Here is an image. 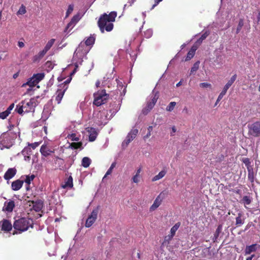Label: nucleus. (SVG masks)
Returning <instances> with one entry per match:
<instances>
[{"label": "nucleus", "mask_w": 260, "mask_h": 260, "mask_svg": "<svg viewBox=\"0 0 260 260\" xmlns=\"http://www.w3.org/2000/svg\"><path fill=\"white\" fill-rule=\"evenodd\" d=\"M117 16L116 12L113 11L109 14L104 13L101 15L98 21V25L101 32L104 33L105 30L111 31L114 27L113 22L115 21Z\"/></svg>", "instance_id": "obj_1"}, {"label": "nucleus", "mask_w": 260, "mask_h": 260, "mask_svg": "<svg viewBox=\"0 0 260 260\" xmlns=\"http://www.w3.org/2000/svg\"><path fill=\"white\" fill-rule=\"evenodd\" d=\"M32 220L25 217L16 220L13 223V228L19 233L27 231L29 227L32 228Z\"/></svg>", "instance_id": "obj_2"}, {"label": "nucleus", "mask_w": 260, "mask_h": 260, "mask_svg": "<svg viewBox=\"0 0 260 260\" xmlns=\"http://www.w3.org/2000/svg\"><path fill=\"white\" fill-rule=\"evenodd\" d=\"M93 105L99 107L105 104L109 98V95L106 92V90H99L93 94Z\"/></svg>", "instance_id": "obj_3"}, {"label": "nucleus", "mask_w": 260, "mask_h": 260, "mask_svg": "<svg viewBox=\"0 0 260 260\" xmlns=\"http://www.w3.org/2000/svg\"><path fill=\"white\" fill-rule=\"evenodd\" d=\"M159 94L158 91L153 90L150 95V100L147 103V105L142 110V113L144 115H147L154 107L156 103Z\"/></svg>", "instance_id": "obj_4"}, {"label": "nucleus", "mask_w": 260, "mask_h": 260, "mask_svg": "<svg viewBox=\"0 0 260 260\" xmlns=\"http://www.w3.org/2000/svg\"><path fill=\"white\" fill-rule=\"evenodd\" d=\"M82 17V15L80 13H78L77 14L75 15L66 27L64 32L70 31L81 19Z\"/></svg>", "instance_id": "obj_5"}, {"label": "nucleus", "mask_w": 260, "mask_h": 260, "mask_svg": "<svg viewBox=\"0 0 260 260\" xmlns=\"http://www.w3.org/2000/svg\"><path fill=\"white\" fill-rule=\"evenodd\" d=\"M99 213V207L94 209L91 214L89 215L85 222V226L86 228L90 227L95 221L97 219L98 214Z\"/></svg>", "instance_id": "obj_6"}, {"label": "nucleus", "mask_w": 260, "mask_h": 260, "mask_svg": "<svg viewBox=\"0 0 260 260\" xmlns=\"http://www.w3.org/2000/svg\"><path fill=\"white\" fill-rule=\"evenodd\" d=\"M37 101L34 98H31L29 100V102L25 104L23 101V107L24 109V113H28L34 111V108L37 105Z\"/></svg>", "instance_id": "obj_7"}, {"label": "nucleus", "mask_w": 260, "mask_h": 260, "mask_svg": "<svg viewBox=\"0 0 260 260\" xmlns=\"http://www.w3.org/2000/svg\"><path fill=\"white\" fill-rule=\"evenodd\" d=\"M138 133V130L137 129H133L127 135L126 139L122 142V146L126 147L129 144V143L133 141L137 136Z\"/></svg>", "instance_id": "obj_8"}, {"label": "nucleus", "mask_w": 260, "mask_h": 260, "mask_svg": "<svg viewBox=\"0 0 260 260\" xmlns=\"http://www.w3.org/2000/svg\"><path fill=\"white\" fill-rule=\"evenodd\" d=\"M249 132L254 137L260 136V121L252 123L249 127Z\"/></svg>", "instance_id": "obj_9"}, {"label": "nucleus", "mask_w": 260, "mask_h": 260, "mask_svg": "<svg viewBox=\"0 0 260 260\" xmlns=\"http://www.w3.org/2000/svg\"><path fill=\"white\" fill-rule=\"evenodd\" d=\"M164 198V196L162 192L159 193L155 199L153 204L149 208L150 211H153L155 210L161 204Z\"/></svg>", "instance_id": "obj_10"}, {"label": "nucleus", "mask_w": 260, "mask_h": 260, "mask_svg": "<svg viewBox=\"0 0 260 260\" xmlns=\"http://www.w3.org/2000/svg\"><path fill=\"white\" fill-rule=\"evenodd\" d=\"M260 249V245L254 243L250 245H247L244 250L245 255H249L252 252H256Z\"/></svg>", "instance_id": "obj_11"}, {"label": "nucleus", "mask_w": 260, "mask_h": 260, "mask_svg": "<svg viewBox=\"0 0 260 260\" xmlns=\"http://www.w3.org/2000/svg\"><path fill=\"white\" fill-rule=\"evenodd\" d=\"M30 206H32V209L36 212L40 211L43 207V202L41 200L37 201H29Z\"/></svg>", "instance_id": "obj_12"}, {"label": "nucleus", "mask_w": 260, "mask_h": 260, "mask_svg": "<svg viewBox=\"0 0 260 260\" xmlns=\"http://www.w3.org/2000/svg\"><path fill=\"white\" fill-rule=\"evenodd\" d=\"M86 130L89 134V141L90 142L95 141L98 135L96 129L94 127H88L86 128Z\"/></svg>", "instance_id": "obj_13"}, {"label": "nucleus", "mask_w": 260, "mask_h": 260, "mask_svg": "<svg viewBox=\"0 0 260 260\" xmlns=\"http://www.w3.org/2000/svg\"><path fill=\"white\" fill-rule=\"evenodd\" d=\"M17 173V169L15 168H9L4 175V178L7 181L13 178Z\"/></svg>", "instance_id": "obj_14"}, {"label": "nucleus", "mask_w": 260, "mask_h": 260, "mask_svg": "<svg viewBox=\"0 0 260 260\" xmlns=\"http://www.w3.org/2000/svg\"><path fill=\"white\" fill-rule=\"evenodd\" d=\"M23 180L20 179L16 180L11 183V189L14 191L19 190L23 186Z\"/></svg>", "instance_id": "obj_15"}, {"label": "nucleus", "mask_w": 260, "mask_h": 260, "mask_svg": "<svg viewBox=\"0 0 260 260\" xmlns=\"http://www.w3.org/2000/svg\"><path fill=\"white\" fill-rule=\"evenodd\" d=\"M40 152L41 154L45 157H47L51 155L52 153L54 152V150H52L46 145H43L40 148Z\"/></svg>", "instance_id": "obj_16"}, {"label": "nucleus", "mask_w": 260, "mask_h": 260, "mask_svg": "<svg viewBox=\"0 0 260 260\" xmlns=\"http://www.w3.org/2000/svg\"><path fill=\"white\" fill-rule=\"evenodd\" d=\"M15 207V203L13 201H10L8 202H6L3 207V211L8 212H11Z\"/></svg>", "instance_id": "obj_17"}, {"label": "nucleus", "mask_w": 260, "mask_h": 260, "mask_svg": "<svg viewBox=\"0 0 260 260\" xmlns=\"http://www.w3.org/2000/svg\"><path fill=\"white\" fill-rule=\"evenodd\" d=\"M12 229V225L11 223L7 219H4L3 221L2 225V230L4 231L9 232Z\"/></svg>", "instance_id": "obj_18"}, {"label": "nucleus", "mask_w": 260, "mask_h": 260, "mask_svg": "<svg viewBox=\"0 0 260 260\" xmlns=\"http://www.w3.org/2000/svg\"><path fill=\"white\" fill-rule=\"evenodd\" d=\"M222 230V225L219 224L218 225L217 228L216 229L214 234V236L213 237L212 240L213 242H216L217 241V240L221 233V231Z\"/></svg>", "instance_id": "obj_19"}, {"label": "nucleus", "mask_w": 260, "mask_h": 260, "mask_svg": "<svg viewBox=\"0 0 260 260\" xmlns=\"http://www.w3.org/2000/svg\"><path fill=\"white\" fill-rule=\"evenodd\" d=\"M252 197L250 196H245L243 197L240 202L241 204H244L245 207L246 208V205H250L252 202Z\"/></svg>", "instance_id": "obj_20"}, {"label": "nucleus", "mask_w": 260, "mask_h": 260, "mask_svg": "<svg viewBox=\"0 0 260 260\" xmlns=\"http://www.w3.org/2000/svg\"><path fill=\"white\" fill-rule=\"evenodd\" d=\"M47 51L43 49V50L41 51L38 54L34 56V61H37L42 59L47 53Z\"/></svg>", "instance_id": "obj_21"}, {"label": "nucleus", "mask_w": 260, "mask_h": 260, "mask_svg": "<svg viewBox=\"0 0 260 260\" xmlns=\"http://www.w3.org/2000/svg\"><path fill=\"white\" fill-rule=\"evenodd\" d=\"M73 186V178L71 176H70L66 181H65L64 184L62 185V187L63 188L69 187L72 188Z\"/></svg>", "instance_id": "obj_22"}, {"label": "nucleus", "mask_w": 260, "mask_h": 260, "mask_svg": "<svg viewBox=\"0 0 260 260\" xmlns=\"http://www.w3.org/2000/svg\"><path fill=\"white\" fill-rule=\"evenodd\" d=\"M197 50V47L195 46H192L190 50L189 51V52L187 53L186 58L185 59L186 61L189 60L191 59L194 55L195 52Z\"/></svg>", "instance_id": "obj_23"}, {"label": "nucleus", "mask_w": 260, "mask_h": 260, "mask_svg": "<svg viewBox=\"0 0 260 260\" xmlns=\"http://www.w3.org/2000/svg\"><path fill=\"white\" fill-rule=\"evenodd\" d=\"M166 173L167 172L166 170H164L161 171L157 175L152 178V181L154 182L161 179L165 176Z\"/></svg>", "instance_id": "obj_24"}, {"label": "nucleus", "mask_w": 260, "mask_h": 260, "mask_svg": "<svg viewBox=\"0 0 260 260\" xmlns=\"http://www.w3.org/2000/svg\"><path fill=\"white\" fill-rule=\"evenodd\" d=\"M116 162H113L111 164L110 167L108 170V171H107L106 174L105 175V176L103 178V179H102L103 181H104V180L105 179V178L107 177V176L108 175H109L111 174V173H112L113 170L116 167Z\"/></svg>", "instance_id": "obj_25"}, {"label": "nucleus", "mask_w": 260, "mask_h": 260, "mask_svg": "<svg viewBox=\"0 0 260 260\" xmlns=\"http://www.w3.org/2000/svg\"><path fill=\"white\" fill-rule=\"evenodd\" d=\"M91 164V160L88 157H84L82 160V166L84 168H87Z\"/></svg>", "instance_id": "obj_26"}, {"label": "nucleus", "mask_w": 260, "mask_h": 260, "mask_svg": "<svg viewBox=\"0 0 260 260\" xmlns=\"http://www.w3.org/2000/svg\"><path fill=\"white\" fill-rule=\"evenodd\" d=\"M210 32L208 30H206L203 34L202 35L201 37L197 40V43L200 44L202 43L203 40L206 39V38L209 35Z\"/></svg>", "instance_id": "obj_27"}, {"label": "nucleus", "mask_w": 260, "mask_h": 260, "mask_svg": "<svg viewBox=\"0 0 260 260\" xmlns=\"http://www.w3.org/2000/svg\"><path fill=\"white\" fill-rule=\"evenodd\" d=\"M26 85H28L29 87H35L36 85L35 82H34V78L32 77L29 78L25 83H23L22 85V87H24Z\"/></svg>", "instance_id": "obj_28"}, {"label": "nucleus", "mask_w": 260, "mask_h": 260, "mask_svg": "<svg viewBox=\"0 0 260 260\" xmlns=\"http://www.w3.org/2000/svg\"><path fill=\"white\" fill-rule=\"evenodd\" d=\"M82 143L81 142H72L70 144V147L72 149H77L81 148L82 146Z\"/></svg>", "instance_id": "obj_29"}, {"label": "nucleus", "mask_w": 260, "mask_h": 260, "mask_svg": "<svg viewBox=\"0 0 260 260\" xmlns=\"http://www.w3.org/2000/svg\"><path fill=\"white\" fill-rule=\"evenodd\" d=\"M22 154L24 155V159L26 160V155H31L32 154L31 148L29 147H25L22 151Z\"/></svg>", "instance_id": "obj_30"}, {"label": "nucleus", "mask_w": 260, "mask_h": 260, "mask_svg": "<svg viewBox=\"0 0 260 260\" xmlns=\"http://www.w3.org/2000/svg\"><path fill=\"white\" fill-rule=\"evenodd\" d=\"M64 91H61V90L57 91V95L55 98V101L57 102V103L58 104H59L60 103L64 95Z\"/></svg>", "instance_id": "obj_31"}, {"label": "nucleus", "mask_w": 260, "mask_h": 260, "mask_svg": "<svg viewBox=\"0 0 260 260\" xmlns=\"http://www.w3.org/2000/svg\"><path fill=\"white\" fill-rule=\"evenodd\" d=\"M95 37L93 35H91L89 38L85 41V43L86 46L92 45L95 42Z\"/></svg>", "instance_id": "obj_32"}, {"label": "nucleus", "mask_w": 260, "mask_h": 260, "mask_svg": "<svg viewBox=\"0 0 260 260\" xmlns=\"http://www.w3.org/2000/svg\"><path fill=\"white\" fill-rule=\"evenodd\" d=\"M180 225L181 223L180 222H178L171 229L170 234L172 235V236H175L176 232L178 230Z\"/></svg>", "instance_id": "obj_33"}, {"label": "nucleus", "mask_w": 260, "mask_h": 260, "mask_svg": "<svg viewBox=\"0 0 260 260\" xmlns=\"http://www.w3.org/2000/svg\"><path fill=\"white\" fill-rule=\"evenodd\" d=\"M33 78H35L38 82H40L41 80H42L45 77V73H41L34 74L32 76Z\"/></svg>", "instance_id": "obj_34"}, {"label": "nucleus", "mask_w": 260, "mask_h": 260, "mask_svg": "<svg viewBox=\"0 0 260 260\" xmlns=\"http://www.w3.org/2000/svg\"><path fill=\"white\" fill-rule=\"evenodd\" d=\"M21 104L22 105H21L20 104L17 105L16 108L15 109V111L19 114H22L23 112H24V109L23 107V101H22Z\"/></svg>", "instance_id": "obj_35"}, {"label": "nucleus", "mask_w": 260, "mask_h": 260, "mask_svg": "<svg viewBox=\"0 0 260 260\" xmlns=\"http://www.w3.org/2000/svg\"><path fill=\"white\" fill-rule=\"evenodd\" d=\"M242 214L239 213L238 216L236 218V225L237 226H240L244 223V220L242 219Z\"/></svg>", "instance_id": "obj_36"}, {"label": "nucleus", "mask_w": 260, "mask_h": 260, "mask_svg": "<svg viewBox=\"0 0 260 260\" xmlns=\"http://www.w3.org/2000/svg\"><path fill=\"white\" fill-rule=\"evenodd\" d=\"M54 42H55V39H51L47 42V43L46 44V45L44 49H45V50H47L48 51L51 48V47L52 46Z\"/></svg>", "instance_id": "obj_37"}, {"label": "nucleus", "mask_w": 260, "mask_h": 260, "mask_svg": "<svg viewBox=\"0 0 260 260\" xmlns=\"http://www.w3.org/2000/svg\"><path fill=\"white\" fill-rule=\"evenodd\" d=\"M74 6L73 4H70L68 6V8L66 13V18H67L72 13L74 10Z\"/></svg>", "instance_id": "obj_38"}, {"label": "nucleus", "mask_w": 260, "mask_h": 260, "mask_svg": "<svg viewBox=\"0 0 260 260\" xmlns=\"http://www.w3.org/2000/svg\"><path fill=\"white\" fill-rule=\"evenodd\" d=\"M176 105V103L175 102H171L166 107V110L167 111L171 112L173 110L175 106Z\"/></svg>", "instance_id": "obj_39"}, {"label": "nucleus", "mask_w": 260, "mask_h": 260, "mask_svg": "<svg viewBox=\"0 0 260 260\" xmlns=\"http://www.w3.org/2000/svg\"><path fill=\"white\" fill-rule=\"evenodd\" d=\"M56 158V160H55V163L57 164V162H58L59 164H60V165L59 166V169L60 170H62L63 169V165L64 164V160L63 159L58 157V156H56L55 157Z\"/></svg>", "instance_id": "obj_40"}, {"label": "nucleus", "mask_w": 260, "mask_h": 260, "mask_svg": "<svg viewBox=\"0 0 260 260\" xmlns=\"http://www.w3.org/2000/svg\"><path fill=\"white\" fill-rule=\"evenodd\" d=\"M34 178H35L34 175H31L30 176H29V175L26 176L24 182H25L26 183H27V185H29L31 181H32Z\"/></svg>", "instance_id": "obj_41"}, {"label": "nucleus", "mask_w": 260, "mask_h": 260, "mask_svg": "<svg viewBox=\"0 0 260 260\" xmlns=\"http://www.w3.org/2000/svg\"><path fill=\"white\" fill-rule=\"evenodd\" d=\"M244 25V22L243 20L242 19H240L238 25L237 26V29H236V34H238L240 31L241 29H242L243 26Z\"/></svg>", "instance_id": "obj_42"}, {"label": "nucleus", "mask_w": 260, "mask_h": 260, "mask_svg": "<svg viewBox=\"0 0 260 260\" xmlns=\"http://www.w3.org/2000/svg\"><path fill=\"white\" fill-rule=\"evenodd\" d=\"M173 236H172V235L169 234V235L166 236L164 238V242L162 243L163 245H166L168 244L169 243V242L173 239Z\"/></svg>", "instance_id": "obj_43"}, {"label": "nucleus", "mask_w": 260, "mask_h": 260, "mask_svg": "<svg viewBox=\"0 0 260 260\" xmlns=\"http://www.w3.org/2000/svg\"><path fill=\"white\" fill-rule=\"evenodd\" d=\"M68 138L72 141H78L80 140V138L77 137L76 134L74 133L68 135Z\"/></svg>", "instance_id": "obj_44"}, {"label": "nucleus", "mask_w": 260, "mask_h": 260, "mask_svg": "<svg viewBox=\"0 0 260 260\" xmlns=\"http://www.w3.org/2000/svg\"><path fill=\"white\" fill-rule=\"evenodd\" d=\"M237 78V75L235 74L231 78V79L228 81L227 83L226 84V85L229 86L230 87L231 86V85L233 84V83L235 82V81L236 80Z\"/></svg>", "instance_id": "obj_45"}, {"label": "nucleus", "mask_w": 260, "mask_h": 260, "mask_svg": "<svg viewBox=\"0 0 260 260\" xmlns=\"http://www.w3.org/2000/svg\"><path fill=\"white\" fill-rule=\"evenodd\" d=\"M153 34V31L151 29H148L144 31V37L146 38H150Z\"/></svg>", "instance_id": "obj_46"}, {"label": "nucleus", "mask_w": 260, "mask_h": 260, "mask_svg": "<svg viewBox=\"0 0 260 260\" xmlns=\"http://www.w3.org/2000/svg\"><path fill=\"white\" fill-rule=\"evenodd\" d=\"M199 61H197L194 63L193 67L191 68L190 70L191 73H193V72H196L198 70L199 67Z\"/></svg>", "instance_id": "obj_47"}, {"label": "nucleus", "mask_w": 260, "mask_h": 260, "mask_svg": "<svg viewBox=\"0 0 260 260\" xmlns=\"http://www.w3.org/2000/svg\"><path fill=\"white\" fill-rule=\"evenodd\" d=\"M26 11L25 7L23 5H22L17 12V14L22 15V14H24L25 13H26Z\"/></svg>", "instance_id": "obj_48"}, {"label": "nucleus", "mask_w": 260, "mask_h": 260, "mask_svg": "<svg viewBox=\"0 0 260 260\" xmlns=\"http://www.w3.org/2000/svg\"><path fill=\"white\" fill-rule=\"evenodd\" d=\"M200 86L202 88H209L210 89H211L212 88L211 84L207 82L201 83L200 84Z\"/></svg>", "instance_id": "obj_49"}, {"label": "nucleus", "mask_w": 260, "mask_h": 260, "mask_svg": "<svg viewBox=\"0 0 260 260\" xmlns=\"http://www.w3.org/2000/svg\"><path fill=\"white\" fill-rule=\"evenodd\" d=\"M10 114L8 113V111H7L6 110L0 113V118L2 119H4L6 118Z\"/></svg>", "instance_id": "obj_50"}, {"label": "nucleus", "mask_w": 260, "mask_h": 260, "mask_svg": "<svg viewBox=\"0 0 260 260\" xmlns=\"http://www.w3.org/2000/svg\"><path fill=\"white\" fill-rule=\"evenodd\" d=\"M242 161L245 165L246 168L251 166V162L248 158H243Z\"/></svg>", "instance_id": "obj_51"}, {"label": "nucleus", "mask_w": 260, "mask_h": 260, "mask_svg": "<svg viewBox=\"0 0 260 260\" xmlns=\"http://www.w3.org/2000/svg\"><path fill=\"white\" fill-rule=\"evenodd\" d=\"M248 178L249 179V180L251 182H254V172H249V173H248Z\"/></svg>", "instance_id": "obj_52"}, {"label": "nucleus", "mask_w": 260, "mask_h": 260, "mask_svg": "<svg viewBox=\"0 0 260 260\" xmlns=\"http://www.w3.org/2000/svg\"><path fill=\"white\" fill-rule=\"evenodd\" d=\"M41 142H35L31 144H28V147H29L33 149H35L36 148H37L40 144Z\"/></svg>", "instance_id": "obj_53"}, {"label": "nucleus", "mask_w": 260, "mask_h": 260, "mask_svg": "<svg viewBox=\"0 0 260 260\" xmlns=\"http://www.w3.org/2000/svg\"><path fill=\"white\" fill-rule=\"evenodd\" d=\"M153 127L152 126H149L148 128V133L147 135L145 136V138H149L151 135V132L152 131Z\"/></svg>", "instance_id": "obj_54"}, {"label": "nucleus", "mask_w": 260, "mask_h": 260, "mask_svg": "<svg viewBox=\"0 0 260 260\" xmlns=\"http://www.w3.org/2000/svg\"><path fill=\"white\" fill-rule=\"evenodd\" d=\"M139 176L137 175H135L133 178H132V180H133V181L134 182V183H138L139 181V180L138 179V177H139Z\"/></svg>", "instance_id": "obj_55"}, {"label": "nucleus", "mask_w": 260, "mask_h": 260, "mask_svg": "<svg viewBox=\"0 0 260 260\" xmlns=\"http://www.w3.org/2000/svg\"><path fill=\"white\" fill-rule=\"evenodd\" d=\"M14 104L12 103L9 106V107L7 109L6 111H8V113L9 114H10L11 111L14 108Z\"/></svg>", "instance_id": "obj_56"}, {"label": "nucleus", "mask_w": 260, "mask_h": 260, "mask_svg": "<svg viewBox=\"0 0 260 260\" xmlns=\"http://www.w3.org/2000/svg\"><path fill=\"white\" fill-rule=\"evenodd\" d=\"M46 65L48 67V68H50L51 69H53V67L52 66V63L51 62V61H48L46 62Z\"/></svg>", "instance_id": "obj_57"}, {"label": "nucleus", "mask_w": 260, "mask_h": 260, "mask_svg": "<svg viewBox=\"0 0 260 260\" xmlns=\"http://www.w3.org/2000/svg\"><path fill=\"white\" fill-rule=\"evenodd\" d=\"M247 171H248V173H249V172H254L253 171V167L252 166H249L248 167H247Z\"/></svg>", "instance_id": "obj_58"}, {"label": "nucleus", "mask_w": 260, "mask_h": 260, "mask_svg": "<svg viewBox=\"0 0 260 260\" xmlns=\"http://www.w3.org/2000/svg\"><path fill=\"white\" fill-rule=\"evenodd\" d=\"M254 254H251L250 256H249L246 258V260H253V258L254 257Z\"/></svg>", "instance_id": "obj_59"}, {"label": "nucleus", "mask_w": 260, "mask_h": 260, "mask_svg": "<svg viewBox=\"0 0 260 260\" xmlns=\"http://www.w3.org/2000/svg\"><path fill=\"white\" fill-rule=\"evenodd\" d=\"M18 45L19 47L22 48L24 46V44L22 42L19 41L18 43Z\"/></svg>", "instance_id": "obj_60"}, {"label": "nucleus", "mask_w": 260, "mask_h": 260, "mask_svg": "<svg viewBox=\"0 0 260 260\" xmlns=\"http://www.w3.org/2000/svg\"><path fill=\"white\" fill-rule=\"evenodd\" d=\"M253 225L252 222H249L247 224V225L246 226V228L245 229V231L247 230L248 229L250 228V226Z\"/></svg>", "instance_id": "obj_61"}, {"label": "nucleus", "mask_w": 260, "mask_h": 260, "mask_svg": "<svg viewBox=\"0 0 260 260\" xmlns=\"http://www.w3.org/2000/svg\"><path fill=\"white\" fill-rule=\"evenodd\" d=\"M162 0H155V4L153 5V8H154L155 6H156L159 2H161Z\"/></svg>", "instance_id": "obj_62"}, {"label": "nucleus", "mask_w": 260, "mask_h": 260, "mask_svg": "<svg viewBox=\"0 0 260 260\" xmlns=\"http://www.w3.org/2000/svg\"><path fill=\"white\" fill-rule=\"evenodd\" d=\"M101 82L100 80H97L95 83V86L97 88L99 87L100 86Z\"/></svg>", "instance_id": "obj_63"}, {"label": "nucleus", "mask_w": 260, "mask_h": 260, "mask_svg": "<svg viewBox=\"0 0 260 260\" xmlns=\"http://www.w3.org/2000/svg\"><path fill=\"white\" fill-rule=\"evenodd\" d=\"M229 88L230 87L225 84L222 90L226 92Z\"/></svg>", "instance_id": "obj_64"}]
</instances>
